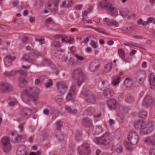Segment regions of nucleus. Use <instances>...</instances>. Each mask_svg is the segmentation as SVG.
Returning <instances> with one entry per match:
<instances>
[{"label": "nucleus", "mask_w": 155, "mask_h": 155, "mask_svg": "<svg viewBox=\"0 0 155 155\" xmlns=\"http://www.w3.org/2000/svg\"><path fill=\"white\" fill-rule=\"evenodd\" d=\"M22 60L31 63H34L35 61V59L30 58L28 54L24 55L22 57Z\"/></svg>", "instance_id": "nucleus-22"}, {"label": "nucleus", "mask_w": 155, "mask_h": 155, "mask_svg": "<svg viewBox=\"0 0 155 155\" xmlns=\"http://www.w3.org/2000/svg\"><path fill=\"white\" fill-rule=\"evenodd\" d=\"M113 94L112 90L109 88H107L104 90V95L105 96H107L108 94L112 95Z\"/></svg>", "instance_id": "nucleus-38"}, {"label": "nucleus", "mask_w": 155, "mask_h": 155, "mask_svg": "<svg viewBox=\"0 0 155 155\" xmlns=\"http://www.w3.org/2000/svg\"><path fill=\"white\" fill-rule=\"evenodd\" d=\"M19 130H20V131L21 132H23L24 130L23 124H20V125L19 126Z\"/></svg>", "instance_id": "nucleus-53"}, {"label": "nucleus", "mask_w": 155, "mask_h": 155, "mask_svg": "<svg viewBox=\"0 0 155 155\" xmlns=\"http://www.w3.org/2000/svg\"><path fill=\"white\" fill-rule=\"evenodd\" d=\"M62 122L61 121H58L56 123V127L59 130L60 128L62 127Z\"/></svg>", "instance_id": "nucleus-42"}, {"label": "nucleus", "mask_w": 155, "mask_h": 155, "mask_svg": "<svg viewBox=\"0 0 155 155\" xmlns=\"http://www.w3.org/2000/svg\"><path fill=\"white\" fill-rule=\"evenodd\" d=\"M29 41L28 38V37H25L22 39V42L24 44L27 43Z\"/></svg>", "instance_id": "nucleus-41"}, {"label": "nucleus", "mask_w": 155, "mask_h": 155, "mask_svg": "<svg viewBox=\"0 0 155 155\" xmlns=\"http://www.w3.org/2000/svg\"><path fill=\"white\" fill-rule=\"evenodd\" d=\"M103 21L104 24L110 26L118 27L119 26V23L115 20L110 21L109 19L106 18L104 19Z\"/></svg>", "instance_id": "nucleus-9"}, {"label": "nucleus", "mask_w": 155, "mask_h": 155, "mask_svg": "<svg viewBox=\"0 0 155 155\" xmlns=\"http://www.w3.org/2000/svg\"><path fill=\"white\" fill-rule=\"evenodd\" d=\"M120 78L118 76H117L113 78V84L114 86H115L118 84L120 81Z\"/></svg>", "instance_id": "nucleus-32"}, {"label": "nucleus", "mask_w": 155, "mask_h": 155, "mask_svg": "<svg viewBox=\"0 0 155 155\" xmlns=\"http://www.w3.org/2000/svg\"><path fill=\"white\" fill-rule=\"evenodd\" d=\"M17 102L16 100L15 99H13L10 102L9 105L10 106L13 107L17 104Z\"/></svg>", "instance_id": "nucleus-40"}, {"label": "nucleus", "mask_w": 155, "mask_h": 155, "mask_svg": "<svg viewBox=\"0 0 155 155\" xmlns=\"http://www.w3.org/2000/svg\"><path fill=\"white\" fill-rule=\"evenodd\" d=\"M150 155H155V149H151L149 152Z\"/></svg>", "instance_id": "nucleus-51"}, {"label": "nucleus", "mask_w": 155, "mask_h": 155, "mask_svg": "<svg viewBox=\"0 0 155 155\" xmlns=\"http://www.w3.org/2000/svg\"><path fill=\"white\" fill-rule=\"evenodd\" d=\"M12 88L11 85L8 83H2L0 84V90L9 91L11 90Z\"/></svg>", "instance_id": "nucleus-13"}, {"label": "nucleus", "mask_w": 155, "mask_h": 155, "mask_svg": "<svg viewBox=\"0 0 155 155\" xmlns=\"http://www.w3.org/2000/svg\"><path fill=\"white\" fill-rule=\"evenodd\" d=\"M75 57L77 58V59L80 61H82L84 59V58L79 55L76 54Z\"/></svg>", "instance_id": "nucleus-50"}, {"label": "nucleus", "mask_w": 155, "mask_h": 155, "mask_svg": "<svg viewBox=\"0 0 155 155\" xmlns=\"http://www.w3.org/2000/svg\"><path fill=\"white\" fill-rule=\"evenodd\" d=\"M35 18L34 17H33L30 16L29 18V21L30 23H32L35 22Z\"/></svg>", "instance_id": "nucleus-52"}, {"label": "nucleus", "mask_w": 155, "mask_h": 155, "mask_svg": "<svg viewBox=\"0 0 155 155\" xmlns=\"http://www.w3.org/2000/svg\"><path fill=\"white\" fill-rule=\"evenodd\" d=\"M56 36L59 38L60 40L62 41V43L65 42L72 43L73 41V39L69 38L65 36L61 37L58 35H55V37Z\"/></svg>", "instance_id": "nucleus-16"}, {"label": "nucleus", "mask_w": 155, "mask_h": 155, "mask_svg": "<svg viewBox=\"0 0 155 155\" xmlns=\"http://www.w3.org/2000/svg\"><path fill=\"white\" fill-rule=\"evenodd\" d=\"M18 2L17 0H15L12 2V5L14 6H17L18 4Z\"/></svg>", "instance_id": "nucleus-57"}, {"label": "nucleus", "mask_w": 155, "mask_h": 155, "mask_svg": "<svg viewBox=\"0 0 155 155\" xmlns=\"http://www.w3.org/2000/svg\"><path fill=\"white\" fill-rule=\"evenodd\" d=\"M1 143L3 149L5 152L7 153L11 150V146L10 140L8 137L3 138L2 139Z\"/></svg>", "instance_id": "nucleus-5"}, {"label": "nucleus", "mask_w": 155, "mask_h": 155, "mask_svg": "<svg viewBox=\"0 0 155 155\" xmlns=\"http://www.w3.org/2000/svg\"><path fill=\"white\" fill-rule=\"evenodd\" d=\"M23 137L24 136L23 135H18L13 142L15 143H18L21 141L22 139H23Z\"/></svg>", "instance_id": "nucleus-36"}, {"label": "nucleus", "mask_w": 155, "mask_h": 155, "mask_svg": "<svg viewBox=\"0 0 155 155\" xmlns=\"http://www.w3.org/2000/svg\"><path fill=\"white\" fill-rule=\"evenodd\" d=\"M41 81V79L39 78L36 79L35 81V84H38Z\"/></svg>", "instance_id": "nucleus-55"}, {"label": "nucleus", "mask_w": 155, "mask_h": 155, "mask_svg": "<svg viewBox=\"0 0 155 155\" xmlns=\"http://www.w3.org/2000/svg\"><path fill=\"white\" fill-rule=\"evenodd\" d=\"M41 152L40 151H37L36 152H31L29 155H40Z\"/></svg>", "instance_id": "nucleus-49"}, {"label": "nucleus", "mask_w": 155, "mask_h": 155, "mask_svg": "<svg viewBox=\"0 0 155 155\" xmlns=\"http://www.w3.org/2000/svg\"><path fill=\"white\" fill-rule=\"evenodd\" d=\"M65 109L71 114H75L77 112L76 110H73L68 106H65Z\"/></svg>", "instance_id": "nucleus-30"}, {"label": "nucleus", "mask_w": 155, "mask_h": 155, "mask_svg": "<svg viewBox=\"0 0 155 155\" xmlns=\"http://www.w3.org/2000/svg\"><path fill=\"white\" fill-rule=\"evenodd\" d=\"M146 116V113L144 112H141L139 115V117L140 118H144Z\"/></svg>", "instance_id": "nucleus-46"}, {"label": "nucleus", "mask_w": 155, "mask_h": 155, "mask_svg": "<svg viewBox=\"0 0 155 155\" xmlns=\"http://www.w3.org/2000/svg\"><path fill=\"white\" fill-rule=\"evenodd\" d=\"M90 28L93 29L95 30V31L99 32L101 33H104V31L101 28H98L95 27H92V26H91Z\"/></svg>", "instance_id": "nucleus-45"}, {"label": "nucleus", "mask_w": 155, "mask_h": 155, "mask_svg": "<svg viewBox=\"0 0 155 155\" xmlns=\"http://www.w3.org/2000/svg\"><path fill=\"white\" fill-rule=\"evenodd\" d=\"M124 45L125 46H128L130 47H131V46H132L134 47H135L137 48H141V45H140L132 42L124 44Z\"/></svg>", "instance_id": "nucleus-28"}, {"label": "nucleus", "mask_w": 155, "mask_h": 155, "mask_svg": "<svg viewBox=\"0 0 155 155\" xmlns=\"http://www.w3.org/2000/svg\"><path fill=\"white\" fill-rule=\"evenodd\" d=\"M45 63L47 64H50V63H51V61L50 60H48L47 59H45Z\"/></svg>", "instance_id": "nucleus-60"}, {"label": "nucleus", "mask_w": 155, "mask_h": 155, "mask_svg": "<svg viewBox=\"0 0 155 155\" xmlns=\"http://www.w3.org/2000/svg\"><path fill=\"white\" fill-rule=\"evenodd\" d=\"M43 112L44 114L46 115H48L49 113V110L47 109H45L44 110Z\"/></svg>", "instance_id": "nucleus-54"}, {"label": "nucleus", "mask_w": 155, "mask_h": 155, "mask_svg": "<svg viewBox=\"0 0 155 155\" xmlns=\"http://www.w3.org/2000/svg\"><path fill=\"white\" fill-rule=\"evenodd\" d=\"M14 60V58L11 56H7L4 60V64L6 67H9L12 65V62Z\"/></svg>", "instance_id": "nucleus-17"}, {"label": "nucleus", "mask_w": 155, "mask_h": 155, "mask_svg": "<svg viewBox=\"0 0 155 155\" xmlns=\"http://www.w3.org/2000/svg\"><path fill=\"white\" fill-rule=\"evenodd\" d=\"M147 66V63L146 62H143L142 64V67L143 68H146Z\"/></svg>", "instance_id": "nucleus-61"}, {"label": "nucleus", "mask_w": 155, "mask_h": 155, "mask_svg": "<svg viewBox=\"0 0 155 155\" xmlns=\"http://www.w3.org/2000/svg\"><path fill=\"white\" fill-rule=\"evenodd\" d=\"M75 94V87L74 86H73L71 87L70 91L66 97L67 101L74 100Z\"/></svg>", "instance_id": "nucleus-11"}, {"label": "nucleus", "mask_w": 155, "mask_h": 155, "mask_svg": "<svg viewBox=\"0 0 155 155\" xmlns=\"http://www.w3.org/2000/svg\"><path fill=\"white\" fill-rule=\"evenodd\" d=\"M52 81L50 80L48 83H46L45 85V87L46 88H48L52 85Z\"/></svg>", "instance_id": "nucleus-48"}, {"label": "nucleus", "mask_w": 155, "mask_h": 155, "mask_svg": "<svg viewBox=\"0 0 155 155\" xmlns=\"http://www.w3.org/2000/svg\"><path fill=\"white\" fill-rule=\"evenodd\" d=\"M125 100L126 101L129 103H131L134 101L133 97L130 95H127Z\"/></svg>", "instance_id": "nucleus-33"}, {"label": "nucleus", "mask_w": 155, "mask_h": 155, "mask_svg": "<svg viewBox=\"0 0 155 155\" xmlns=\"http://www.w3.org/2000/svg\"><path fill=\"white\" fill-rule=\"evenodd\" d=\"M113 139V137L109 133H107L100 137L95 138L94 141L98 144L107 145L112 141Z\"/></svg>", "instance_id": "nucleus-2"}, {"label": "nucleus", "mask_w": 155, "mask_h": 155, "mask_svg": "<svg viewBox=\"0 0 155 155\" xmlns=\"http://www.w3.org/2000/svg\"><path fill=\"white\" fill-rule=\"evenodd\" d=\"M112 65V64L111 63H108L104 67V72L105 73H107L110 72L111 69Z\"/></svg>", "instance_id": "nucleus-27"}, {"label": "nucleus", "mask_w": 155, "mask_h": 155, "mask_svg": "<svg viewBox=\"0 0 155 155\" xmlns=\"http://www.w3.org/2000/svg\"><path fill=\"white\" fill-rule=\"evenodd\" d=\"M145 124L143 120L137 121L135 122L134 124V127L137 129H139L141 130V132H143L142 130L145 128Z\"/></svg>", "instance_id": "nucleus-14"}, {"label": "nucleus", "mask_w": 155, "mask_h": 155, "mask_svg": "<svg viewBox=\"0 0 155 155\" xmlns=\"http://www.w3.org/2000/svg\"><path fill=\"white\" fill-rule=\"evenodd\" d=\"M39 41L41 45L44 44L45 42V40L44 39H40L39 40Z\"/></svg>", "instance_id": "nucleus-58"}, {"label": "nucleus", "mask_w": 155, "mask_h": 155, "mask_svg": "<svg viewBox=\"0 0 155 155\" xmlns=\"http://www.w3.org/2000/svg\"><path fill=\"white\" fill-rule=\"evenodd\" d=\"M18 72L20 74V76L18 80V83L20 87H23L27 82L26 80V72L22 70L19 71Z\"/></svg>", "instance_id": "nucleus-7"}, {"label": "nucleus", "mask_w": 155, "mask_h": 155, "mask_svg": "<svg viewBox=\"0 0 155 155\" xmlns=\"http://www.w3.org/2000/svg\"><path fill=\"white\" fill-rule=\"evenodd\" d=\"M16 73V71L13 70L10 71H5L4 73V75L5 76L11 77L15 75Z\"/></svg>", "instance_id": "nucleus-26"}, {"label": "nucleus", "mask_w": 155, "mask_h": 155, "mask_svg": "<svg viewBox=\"0 0 155 155\" xmlns=\"http://www.w3.org/2000/svg\"><path fill=\"white\" fill-rule=\"evenodd\" d=\"M33 54L37 57L41 56V54L37 51L34 50L32 51Z\"/></svg>", "instance_id": "nucleus-47"}, {"label": "nucleus", "mask_w": 155, "mask_h": 155, "mask_svg": "<svg viewBox=\"0 0 155 155\" xmlns=\"http://www.w3.org/2000/svg\"><path fill=\"white\" fill-rule=\"evenodd\" d=\"M72 4L71 0H64L62 2V6L65 8H68L71 6Z\"/></svg>", "instance_id": "nucleus-24"}, {"label": "nucleus", "mask_w": 155, "mask_h": 155, "mask_svg": "<svg viewBox=\"0 0 155 155\" xmlns=\"http://www.w3.org/2000/svg\"><path fill=\"white\" fill-rule=\"evenodd\" d=\"M121 15L124 17H125L127 16L129 11L126 9H123L120 12Z\"/></svg>", "instance_id": "nucleus-29"}, {"label": "nucleus", "mask_w": 155, "mask_h": 155, "mask_svg": "<svg viewBox=\"0 0 155 155\" xmlns=\"http://www.w3.org/2000/svg\"><path fill=\"white\" fill-rule=\"evenodd\" d=\"M109 12L113 16H116L118 14L117 9L115 7H113L111 5L108 9Z\"/></svg>", "instance_id": "nucleus-23"}, {"label": "nucleus", "mask_w": 155, "mask_h": 155, "mask_svg": "<svg viewBox=\"0 0 155 155\" xmlns=\"http://www.w3.org/2000/svg\"><path fill=\"white\" fill-rule=\"evenodd\" d=\"M90 13V11H88L87 10L83 12L82 14V16L84 17L87 15L88 13Z\"/></svg>", "instance_id": "nucleus-56"}, {"label": "nucleus", "mask_w": 155, "mask_h": 155, "mask_svg": "<svg viewBox=\"0 0 155 155\" xmlns=\"http://www.w3.org/2000/svg\"><path fill=\"white\" fill-rule=\"evenodd\" d=\"M84 74L81 68H77L75 69L73 72L72 74V78L74 79L78 80L82 78ZM82 81H78L77 84L80 86L82 83Z\"/></svg>", "instance_id": "nucleus-4"}, {"label": "nucleus", "mask_w": 155, "mask_h": 155, "mask_svg": "<svg viewBox=\"0 0 155 155\" xmlns=\"http://www.w3.org/2000/svg\"><path fill=\"white\" fill-rule=\"evenodd\" d=\"M93 20L95 21L96 23L98 24H101L102 22H100V19L99 18L97 17H94L93 18Z\"/></svg>", "instance_id": "nucleus-44"}, {"label": "nucleus", "mask_w": 155, "mask_h": 155, "mask_svg": "<svg viewBox=\"0 0 155 155\" xmlns=\"http://www.w3.org/2000/svg\"><path fill=\"white\" fill-rule=\"evenodd\" d=\"M54 38L56 39H58V40L54 41L53 43V45L56 48L60 47V44L59 42L61 40L57 36L55 37V36H54Z\"/></svg>", "instance_id": "nucleus-31"}, {"label": "nucleus", "mask_w": 155, "mask_h": 155, "mask_svg": "<svg viewBox=\"0 0 155 155\" xmlns=\"http://www.w3.org/2000/svg\"><path fill=\"white\" fill-rule=\"evenodd\" d=\"M144 80L143 78H140L139 79V84H142L143 83Z\"/></svg>", "instance_id": "nucleus-62"}, {"label": "nucleus", "mask_w": 155, "mask_h": 155, "mask_svg": "<svg viewBox=\"0 0 155 155\" xmlns=\"http://www.w3.org/2000/svg\"><path fill=\"white\" fill-rule=\"evenodd\" d=\"M136 52V51L135 50H133L130 53V55H132L134 54Z\"/></svg>", "instance_id": "nucleus-63"}, {"label": "nucleus", "mask_w": 155, "mask_h": 155, "mask_svg": "<svg viewBox=\"0 0 155 155\" xmlns=\"http://www.w3.org/2000/svg\"><path fill=\"white\" fill-rule=\"evenodd\" d=\"M116 150L118 152H121L123 150V148L121 146L118 145L116 147Z\"/></svg>", "instance_id": "nucleus-43"}, {"label": "nucleus", "mask_w": 155, "mask_h": 155, "mask_svg": "<svg viewBox=\"0 0 155 155\" xmlns=\"http://www.w3.org/2000/svg\"><path fill=\"white\" fill-rule=\"evenodd\" d=\"M60 0H49L46 5V7L54 12L57 10V7Z\"/></svg>", "instance_id": "nucleus-6"}, {"label": "nucleus", "mask_w": 155, "mask_h": 155, "mask_svg": "<svg viewBox=\"0 0 155 155\" xmlns=\"http://www.w3.org/2000/svg\"><path fill=\"white\" fill-rule=\"evenodd\" d=\"M33 89L29 87L23 91L21 94V97L23 99L28 97L35 104L38 102V94H35L33 91Z\"/></svg>", "instance_id": "nucleus-1"}, {"label": "nucleus", "mask_w": 155, "mask_h": 155, "mask_svg": "<svg viewBox=\"0 0 155 155\" xmlns=\"http://www.w3.org/2000/svg\"><path fill=\"white\" fill-rule=\"evenodd\" d=\"M150 100L147 98L145 99L143 103V105L145 107H148L150 104Z\"/></svg>", "instance_id": "nucleus-34"}, {"label": "nucleus", "mask_w": 155, "mask_h": 155, "mask_svg": "<svg viewBox=\"0 0 155 155\" xmlns=\"http://www.w3.org/2000/svg\"><path fill=\"white\" fill-rule=\"evenodd\" d=\"M107 43L109 45H112L114 44V41H109L107 42Z\"/></svg>", "instance_id": "nucleus-64"}, {"label": "nucleus", "mask_w": 155, "mask_h": 155, "mask_svg": "<svg viewBox=\"0 0 155 155\" xmlns=\"http://www.w3.org/2000/svg\"><path fill=\"white\" fill-rule=\"evenodd\" d=\"M149 81L151 88L153 89L155 87V77L152 74H151L150 75Z\"/></svg>", "instance_id": "nucleus-18"}, {"label": "nucleus", "mask_w": 155, "mask_h": 155, "mask_svg": "<svg viewBox=\"0 0 155 155\" xmlns=\"http://www.w3.org/2000/svg\"><path fill=\"white\" fill-rule=\"evenodd\" d=\"M117 102L114 99H112L108 101L107 104L109 107L110 110H113L116 107Z\"/></svg>", "instance_id": "nucleus-19"}, {"label": "nucleus", "mask_w": 155, "mask_h": 155, "mask_svg": "<svg viewBox=\"0 0 155 155\" xmlns=\"http://www.w3.org/2000/svg\"><path fill=\"white\" fill-rule=\"evenodd\" d=\"M118 54L119 57L122 59L125 58L124 52V51L122 49H119L118 51Z\"/></svg>", "instance_id": "nucleus-37"}, {"label": "nucleus", "mask_w": 155, "mask_h": 155, "mask_svg": "<svg viewBox=\"0 0 155 155\" xmlns=\"http://www.w3.org/2000/svg\"><path fill=\"white\" fill-rule=\"evenodd\" d=\"M147 21H143L142 19H140L137 21L138 24H142L143 26H146L149 25L150 23H153L155 24V19L150 17L147 19Z\"/></svg>", "instance_id": "nucleus-12"}, {"label": "nucleus", "mask_w": 155, "mask_h": 155, "mask_svg": "<svg viewBox=\"0 0 155 155\" xmlns=\"http://www.w3.org/2000/svg\"><path fill=\"white\" fill-rule=\"evenodd\" d=\"M90 152L88 144H84L79 148V153L80 155H85L89 153Z\"/></svg>", "instance_id": "nucleus-8"}, {"label": "nucleus", "mask_w": 155, "mask_h": 155, "mask_svg": "<svg viewBox=\"0 0 155 155\" xmlns=\"http://www.w3.org/2000/svg\"><path fill=\"white\" fill-rule=\"evenodd\" d=\"M131 28L130 27H124L121 28V30L124 33H129L131 31Z\"/></svg>", "instance_id": "nucleus-35"}, {"label": "nucleus", "mask_w": 155, "mask_h": 155, "mask_svg": "<svg viewBox=\"0 0 155 155\" xmlns=\"http://www.w3.org/2000/svg\"><path fill=\"white\" fill-rule=\"evenodd\" d=\"M92 121L89 118L85 117L82 120L83 124L87 127H90L92 125Z\"/></svg>", "instance_id": "nucleus-20"}, {"label": "nucleus", "mask_w": 155, "mask_h": 155, "mask_svg": "<svg viewBox=\"0 0 155 155\" xmlns=\"http://www.w3.org/2000/svg\"><path fill=\"white\" fill-rule=\"evenodd\" d=\"M111 5L109 0H103L99 4V6L101 8L108 9Z\"/></svg>", "instance_id": "nucleus-15"}, {"label": "nucleus", "mask_w": 155, "mask_h": 155, "mask_svg": "<svg viewBox=\"0 0 155 155\" xmlns=\"http://www.w3.org/2000/svg\"><path fill=\"white\" fill-rule=\"evenodd\" d=\"M87 112H89V114L90 115H92V113H93L92 111H93V110H91L90 109H88L87 110Z\"/></svg>", "instance_id": "nucleus-59"}, {"label": "nucleus", "mask_w": 155, "mask_h": 155, "mask_svg": "<svg viewBox=\"0 0 155 155\" xmlns=\"http://www.w3.org/2000/svg\"><path fill=\"white\" fill-rule=\"evenodd\" d=\"M90 45L94 49H96L98 47V46L97 42L93 40H92L91 41Z\"/></svg>", "instance_id": "nucleus-39"}, {"label": "nucleus", "mask_w": 155, "mask_h": 155, "mask_svg": "<svg viewBox=\"0 0 155 155\" xmlns=\"http://www.w3.org/2000/svg\"><path fill=\"white\" fill-rule=\"evenodd\" d=\"M133 134L132 133H131L130 134H129L127 137V140H126L124 142V145L126 148L129 150H131L133 147V144L131 142V139L132 137L131 134Z\"/></svg>", "instance_id": "nucleus-10"}, {"label": "nucleus", "mask_w": 155, "mask_h": 155, "mask_svg": "<svg viewBox=\"0 0 155 155\" xmlns=\"http://www.w3.org/2000/svg\"><path fill=\"white\" fill-rule=\"evenodd\" d=\"M144 141L146 143L150 144L152 145H155V140L154 139L153 137L145 138L144 139Z\"/></svg>", "instance_id": "nucleus-21"}, {"label": "nucleus", "mask_w": 155, "mask_h": 155, "mask_svg": "<svg viewBox=\"0 0 155 155\" xmlns=\"http://www.w3.org/2000/svg\"><path fill=\"white\" fill-rule=\"evenodd\" d=\"M37 111V109H34L33 110H29L27 108H23L21 109L20 112L21 115L23 117H20L18 118L17 119V121L18 122H20L23 120V118H26L27 116L29 115L32 113H35Z\"/></svg>", "instance_id": "nucleus-3"}, {"label": "nucleus", "mask_w": 155, "mask_h": 155, "mask_svg": "<svg viewBox=\"0 0 155 155\" xmlns=\"http://www.w3.org/2000/svg\"><path fill=\"white\" fill-rule=\"evenodd\" d=\"M57 88L59 89H62L65 88L66 87V85L63 82H58L56 84Z\"/></svg>", "instance_id": "nucleus-25"}]
</instances>
